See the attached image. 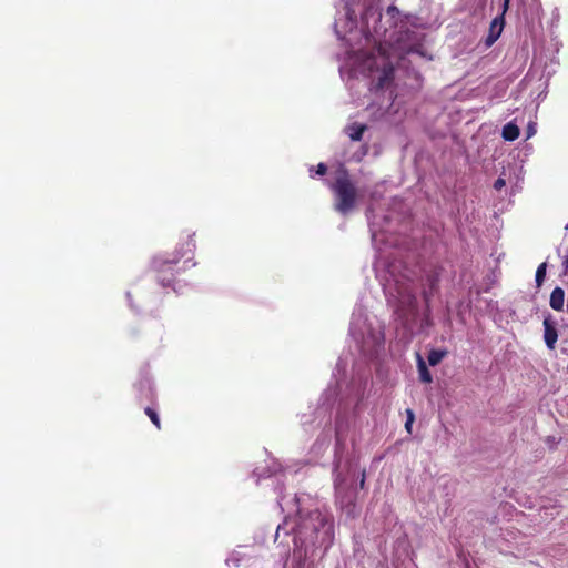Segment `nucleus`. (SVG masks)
<instances>
[{"mask_svg": "<svg viewBox=\"0 0 568 568\" xmlns=\"http://www.w3.org/2000/svg\"><path fill=\"white\" fill-rule=\"evenodd\" d=\"M194 250L195 241L193 236L189 234L172 258L165 255H156L152 258L151 270L154 273L156 282L163 288H171L178 292L179 281L176 275L180 273L178 265L182 258L186 257L187 254H192Z\"/></svg>", "mask_w": 568, "mask_h": 568, "instance_id": "f257e3e1", "label": "nucleus"}, {"mask_svg": "<svg viewBox=\"0 0 568 568\" xmlns=\"http://www.w3.org/2000/svg\"><path fill=\"white\" fill-rule=\"evenodd\" d=\"M321 545L332 544L334 531L333 524L320 510L311 511L307 517L302 518L296 527V536L301 539H310L312 544L320 540Z\"/></svg>", "mask_w": 568, "mask_h": 568, "instance_id": "f03ea898", "label": "nucleus"}, {"mask_svg": "<svg viewBox=\"0 0 568 568\" xmlns=\"http://www.w3.org/2000/svg\"><path fill=\"white\" fill-rule=\"evenodd\" d=\"M395 313L404 328L410 334L422 332L426 326L430 325L429 314H425L418 325V302L416 295L410 290L405 288L398 293Z\"/></svg>", "mask_w": 568, "mask_h": 568, "instance_id": "7ed1b4c3", "label": "nucleus"}, {"mask_svg": "<svg viewBox=\"0 0 568 568\" xmlns=\"http://www.w3.org/2000/svg\"><path fill=\"white\" fill-rule=\"evenodd\" d=\"M329 189L334 194V209L336 212L347 215L355 209L357 189L345 168L342 166L337 171L336 178L334 182L331 183Z\"/></svg>", "mask_w": 568, "mask_h": 568, "instance_id": "20e7f679", "label": "nucleus"}, {"mask_svg": "<svg viewBox=\"0 0 568 568\" xmlns=\"http://www.w3.org/2000/svg\"><path fill=\"white\" fill-rule=\"evenodd\" d=\"M384 344V336L381 331H369V336L364 341L363 355H378Z\"/></svg>", "mask_w": 568, "mask_h": 568, "instance_id": "39448f33", "label": "nucleus"}, {"mask_svg": "<svg viewBox=\"0 0 568 568\" xmlns=\"http://www.w3.org/2000/svg\"><path fill=\"white\" fill-rule=\"evenodd\" d=\"M504 26H505V18L503 14L493 19V21L490 22V27H489V33L485 40V43L487 47L493 45L497 41V39L501 34Z\"/></svg>", "mask_w": 568, "mask_h": 568, "instance_id": "423d86ee", "label": "nucleus"}, {"mask_svg": "<svg viewBox=\"0 0 568 568\" xmlns=\"http://www.w3.org/2000/svg\"><path fill=\"white\" fill-rule=\"evenodd\" d=\"M394 79V67L387 61L383 64L382 73L377 79L376 87L383 89L392 83Z\"/></svg>", "mask_w": 568, "mask_h": 568, "instance_id": "0eeeda50", "label": "nucleus"}, {"mask_svg": "<svg viewBox=\"0 0 568 568\" xmlns=\"http://www.w3.org/2000/svg\"><path fill=\"white\" fill-rule=\"evenodd\" d=\"M564 303H565V291L557 286L552 290L550 294L549 305L555 311H562L564 310Z\"/></svg>", "mask_w": 568, "mask_h": 568, "instance_id": "6e6552de", "label": "nucleus"}, {"mask_svg": "<svg viewBox=\"0 0 568 568\" xmlns=\"http://www.w3.org/2000/svg\"><path fill=\"white\" fill-rule=\"evenodd\" d=\"M366 130L367 125L358 122H354L345 128V132L352 141H361Z\"/></svg>", "mask_w": 568, "mask_h": 568, "instance_id": "1a4fd4ad", "label": "nucleus"}, {"mask_svg": "<svg viewBox=\"0 0 568 568\" xmlns=\"http://www.w3.org/2000/svg\"><path fill=\"white\" fill-rule=\"evenodd\" d=\"M417 358V371H418V379L424 384H430L433 382L432 374L428 369V365L426 363L425 357H416Z\"/></svg>", "mask_w": 568, "mask_h": 568, "instance_id": "9d476101", "label": "nucleus"}, {"mask_svg": "<svg viewBox=\"0 0 568 568\" xmlns=\"http://www.w3.org/2000/svg\"><path fill=\"white\" fill-rule=\"evenodd\" d=\"M544 326H545V335H544L545 342L549 348H554V345L558 338L557 329L552 325L549 324L548 320H545Z\"/></svg>", "mask_w": 568, "mask_h": 568, "instance_id": "9b49d317", "label": "nucleus"}, {"mask_svg": "<svg viewBox=\"0 0 568 568\" xmlns=\"http://www.w3.org/2000/svg\"><path fill=\"white\" fill-rule=\"evenodd\" d=\"M519 128L516 124L509 122L504 125L501 135L506 141H515L519 136Z\"/></svg>", "mask_w": 568, "mask_h": 568, "instance_id": "f8f14e48", "label": "nucleus"}, {"mask_svg": "<svg viewBox=\"0 0 568 568\" xmlns=\"http://www.w3.org/2000/svg\"><path fill=\"white\" fill-rule=\"evenodd\" d=\"M546 272H547V263L542 262L541 264H539V266L537 267V271H536L535 281H536L537 287H540L544 284V281L546 278Z\"/></svg>", "mask_w": 568, "mask_h": 568, "instance_id": "ddd939ff", "label": "nucleus"}, {"mask_svg": "<svg viewBox=\"0 0 568 568\" xmlns=\"http://www.w3.org/2000/svg\"><path fill=\"white\" fill-rule=\"evenodd\" d=\"M144 413L146 414V416L151 419V422L153 423V425L160 429L161 428V422H160V418H159V415L158 413L151 408V407H146L144 409Z\"/></svg>", "mask_w": 568, "mask_h": 568, "instance_id": "4468645a", "label": "nucleus"}, {"mask_svg": "<svg viewBox=\"0 0 568 568\" xmlns=\"http://www.w3.org/2000/svg\"><path fill=\"white\" fill-rule=\"evenodd\" d=\"M406 415H407V419L405 423V429L407 430L408 434H412V427H413V423L415 420V415L410 408L406 409Z\"/></svg>", "mask_w": 568, "mask_h": 568, "instance_id": "2eb2a0df", "label": "nucleus"}, {"mask_svg": "<svg viewBox=\"0 0 568 568\" xmlns=\"http://www.w3.org/2000/svg\"><path fill=\"white\" fill-rule=\"evenodd\" d=\"M386 12H387V16L390 17V19H395V18H397L399 16V10H398V8L396 6H389L387 8Z\"/></svg>", "mask_w": 568, "mask_h": 568, "instance_id": "dca6fc26", "label": "nucleus"}, {"mask_svg": "<svg viewBox=\"0 0 568 568\" xmlns=\"http://www.w3.org/2000/svg\"><path fill=\"white\" fill-rule=\"evenodd\" d=\"M426 358H427V361H426L427 365L432 366V367L437 366L443 359V357H426Z\"/></svg>", "mask_w": 568, "mask_h": 568, "instance_id": "f3484780", "label": "nucleus"}, {"mask_svg": "<svg viewBox=\"0 0 568 568\" xmlns=\"http://www.w3.org/2000/svg\"><path fill=\"white\" fill-rule=\"evenodd\" d=\"M327 172V166L324 163H320L316 166V174L318 175H325Z\"/></svg>", "mask_w": 568, "mask_h": 568, "instance_id": "a211bd4d", "label": "nucleus"}, {"mask_svg": "<svg viewBox=\"0 0 568 568\" xmlns=\"http://www.w3.org/2000/svg\"><path fill=\"white\" fill-rule=\"evenodd\" d=\"M505 185H506L505 180H504V179H501V178H498V179L495 181V183H494V189H495V190H497V191H499V190H501Z\"/></svg>", "mask_w": 568, "mask_h": 568, "instance_id": "6ab92c4d", "label": "nucleus"}, {"mask_svg": "<svg viewBox=\"0 0 568 568\" xmlns=\"http://www.w3.org/2000/svg\"><path fill=\"white\" fill-rule=\"evenodd\" d=\"M428 282H429V286H430V290H434L437 285V277L435 276H428Z\"/></svg>", "mask_w": 568, "mask_h": 568, "instance_id": "aec40b11", "label": "nucleus"}, {"mask_svg": "<svg viewBox=\"0 0 568 568\" xmlns=\"http://www.w3.org/2000/svg\"><path fill=\"white\" fill-rule=\"evenodd\" d=\"M430 296H432V293L426 292V291L423 292V297H424V301H425L427 307H428Z\"/></svg>", "mask_w": 568, "mask_h": 568, "instance_id": "412c9836", "label": "nucleus"}, {"mask_svg": "<svg viewBox=\"0 0 568 568\" xmlns=\"http://www.w3.org/2000/svg\"><path fill=\"white\" fill-rule=\"evenodd\" d=\"M428 355H432V356H435V355H446V352L444 351H436V349H432Z\"/></svg>", "mask_w": 568, "mask_h": 568, "instance_id": "4be33fe9", "label": "nucleus"}, {"mask_svg": "<svg viewBox=\"0 0 568 568\" xmlns=\"http://www.w3.org/2000/svg\"><path fill=\"white\" fill-rule=\"evenodd\" d=\"M509 1H510V0H504L503 13H501L503 16L505 14V12H506V11H507V9H508Z\"/></svg>", "mask_w": 568, "mask_h": 568, "instance_id": "5701e85b", "label": "nucleus"}, {"mask_svg": "<svg viewBox=\"0 0 568 568\" xmlns=\"http://www.w3.org/2000/svg\"><path fill=\"white\" fill-rule=\"evenodd\" d=\"M365 484V471L363 473L362 480H361V487L363 488Z\"/></svg>", "mask_w": 568, "mask_h": 568, "instance_id": "b1692460", "label": "nucleus"}, {"mask_svg": "<svg viewBox=\"0 0 568 568\" xmlns=\"http://www.w3.org/2000/svg\"><path fill=\"white\" fill-rule=\"evenodd\" d=\"M355 3H356V1H355V0H347V6H353V4H355Z\"/></svg>", "mask_w": 568, "mask_h": 568, "instance_id": "393cba45", "label": "nucleus"}, {"mask_svg": "<svg viewBox=\"0 0 568 568\" xmlns=\"http://www.w3.org/2000/svg\"><path fill=\"white\" fill-rule=\"evenodd\" d=\"M400 49L406 50L407 52H412L413 51L412 48L406 49L405 47H400Z\"/></svg>", "mask_w": 568, "mask_h": 568, "instance_id": "a878e982", "label": "nucleus"}, {"mask_svg": "<svg viewBox=\"0 0 568 568\" xmlns=\"http://www.w3.org/2000/svg\"><path fill=\"white\" fill-rule=\"evenodd\" d=\"M369 10H371V7H368V8L366 9V11H365V13H364V16H365V17H367V14H368Z\"/></svg>", "mask_w": 568, "mask_h": 568, "instance_id": "bb28decb", "label": "nucleus"}, {"mask_svg": "<svg viewBox=\"0 0 568 568\" xmlns=\"http://www.w3.org/2000/svg\"><path fill=\"white\" fill-rule=\"evenodd\" d=\"M378 51H379V53H381L382 55H384V54H385V52L383 51L382 47H379V48H378Z\"/></svg>", "mask_w": 568, "mask_h": 568, "instance_id": "cd10ccee", "label": "nucleus"}, {"mask_svg": "<svg viewBox=\"0 0 568 568\" xmlns=\"http://www.w3.org/2000/svg\"><path fill=\"white\" fill-rule=\"evenodd\" d=\"M566 229H568V225L566 226Z\"/></svg>", "mask_w": 568, "mask_h": 568, "instance_id": "c85d7f7f", "label": "nucleus"}]
</instances>
